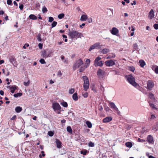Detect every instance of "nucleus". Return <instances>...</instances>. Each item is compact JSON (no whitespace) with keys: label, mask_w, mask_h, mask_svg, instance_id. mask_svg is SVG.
<instances>
[{"label":"nucleus","mask_w":158,"mask_h":158,"mask_svg":"<svg viewBox=\"0 0 158 158\" xmlns=\"http://www.w3.org/2000/svg\"><path fill=\"white\" fill-rule=\"evenodd\" d=\"M69 35L72 39L77 40V38H81L82 36H83V34L81 33L75 31H69Z\"/></svg>","instance_id":"nucleus-1"},{"label":"nucleus","mask_w":158,"mask_h":158,"mask_svg":"<svg viewBox=\"0 0 158 158\" xmlns=\"http://www.w3.org/2000/svg\"><path fill=\"white\" fill-rule=\"evenodd\" d=\"M126 77L128 81L131 85L135 87L138 85L135 82L134 77L130 74L126 76Z\"/></svg>","instance_id":"nucleus-2"},{"label":"nucleus","mask_w":158,"mask_h":158,"mask_svg":"<svg viewBox=\"0 0 158 158\" xmlns=\"http://www.w3.org/2000/svg\"><path fill=\"white\" fill-rule=\"evenodd\" d=\"M82 78L84 82L83 85L84 89L85 91H87L89 87V79L86 76H83Z\"/></svg>","instance_id":"nucleus-3"},{"label":"nucleus","mask_w":158,"mask_h":158,"mask_svg":"<svg viewBox=\"0 0 158 158\" xmlns=\"http://www.w3.org/2000/svg\"><path fill=\"white\" fill-rule=\"evenodd\" d=\"M83 64V62L81 59H79V60H77L74 64L73 69L74 70H76V68H79Z\"/></svg>","instance_id":"nucleus-4"},{"label":"nucleus","mask_w":158,"mask_h":158,"mask_svg":"<svg viewBox=\"0 0 158 158\" xmlns=\"http://www.w3.org/2000/svg\"><path fill=\"white\" fill-rule=\"evenodd\" d=\"M52 108L55 111H59L58 114L60 113V110L61 107L58 103H54L52 104Z\"/></svg>","instance_id":"nucleus-5"},{"label":"nucleus","mask_w":158,"mask_h":158,"mask_svg":"<svg viewBox=\"0 0 158 158\" xmlns=\"http://www.w3.org/2000/svg\"><path fill=\"white\" fill-rule=\"evenodd\" d=\"M154 86V83L151 80H148L147 83V89L151 90Z\"/></svg>","instance_id":"nucleus-6"},{"label":"nucleus","mask_w":158,"mask_h":158,"mask_svg":"<svg viewBox=\"0 0 158 158\" xmlns=\"http://www.w3.org/2000/svg\"><path fill=\"white\" fill-rule=\"evenodd\" d=\"M10 62L14 66H17V63L16 59L14 56H10L9 58Z\"/></svg>","instance_id":"nucleus-7"},{"label":"nucleus","mask_w":158,"mask_h":158,"mask_svg":"<svg viewBox=\"0 0 158 158\" xmlns=\"http://www.w3.org/2000/svg\"><path fill=\"white\" fill-rule=\"evenodd\" d=\"M105 64L107 66H110L115 64V63L112 60H110L106 61L105 62Z\"/></svg>","instance_id":"nucleus-8"},{"label":"nucleus","mask_w":158,"mask_h":158,"mask_svg":"<svg viewBox=\"0 0 158 158\" xmlns=\"http://www.w3.org/2000/svg\"><path fill=\"white\" fill-rule=\"evenodd\" d=\"M41 56L45 58L50 56V54H47V51L46 50H44L41 52Z\"/></svg>","instance_id":"nucleus-9"},{"label":"nucleus","mask_w":158,"mask_h":158,"mask_svg":"<svg viewBox=\"0 0 158 158\" xmlns=\"http://www.w3.org/2000/svg\"><path fill=\"white\" fill-rule=\"evenodd\" d=\"M55 140V143L56 144L57 148H61L62 147L61 142L58 139H56Z\"/></svg>","instance_id":"nucleus-10"},{"label":"nucleus","mask_w":158,"mask_h":158,"mask_svg":"<svg viewBox=\"0 0 158 158\" xmlns=\"http://www.w3.org/2000/svg\"><path fill=\"white\" fill-rule=\"evenodd\" d=\"M112 120V118L111 117L108 116L104 118L103 119L102 121L104 123H107L111 121Z\"/></svg>","instance_id":"nucleus-11"},{"label":"nucleus","mask_w":158,"mask_h":158,"mask_svg":"<svg viewBox=\"0 0 158 158\" xmlns=\"http://www.w3.org/2000/svg\"><path fill=\"white\" fill-rule=\"evenodd\" d=\"M99 46V43H96L94 44L93 45H92L89 49V51H91V50L94 49L95 48H98Z\"/></svg>","instance_id":"nucleus-12"},{"label":"nucleus","mask_w":158,"mask_h":158,"mask_svg":"<svg viewBox=\"0 0 158 158\" xmlns=\"http://www.w3.org/2000/svg\"><path fill=\"white\" fill-rule=\"evenodd\" d=\"M110 107L117 111L118 112V110L115 106V104L114 102H111L110 103Z\"/></svg>","instance_id":"nucleus-13"},{"label":"nucleus","mask_w":158,"mask_h":158,"mask_svg":"<svg viewBox=\"0 0 158 158\" xmlns=\"http://www.w3.org/2000/svg\"><path fill=\"white\" fill-rule=\"evenodd\" d=\"M100 50H99L101 53H102L103 54H106L109 52V50L107 48H103L102 49L101 47L99 48Z\"/></svg>","instance_id":"nucleus-14"},{"label":"nucleus","mask_w":158,"mask_h":158,"mask_svg":"<svg viewBox=\"0 0 158 158\" xmlns=\"http://www.w3.org/2000/svg\"><path fill=\"white\" fill-rule=\"evenodd\" d=\"M147 141L149 143H152L154 142L153 137L151 136V135H148L147 137Z\"/></svg>","instance_id":"nucleus-15"},{"label":"nucleus","mask_w":158,"mask_h":158,"mask_svg":"<svg viewBox=\"0 0 158 158\" xmlns=\"http://www.w3.org/2000/svg\"><path fill=\"white\" fill-rule=\"evenodd\" d=\"M99 78H103V77L105 75V72L104 71L99 69Z\"/></svg>","instance_id":"nucleus-16"},{"label":"nucleus","mask_w":158,"mask_h":158,"mask_svg":"<svg viewBox=\"0 0 158 158\" xmlns=\"http://www.w3.org/2000/svg\"><path fill=\"white\" fill-rule=\"evenodd\" d=\"M112 34L114 35H116L118 33V30L115 27H113L111 32Z\"/></svg>","instance_id":"nucleus-17"},{"label":"nucleus","mask_w":158,"mask_h":158,"mask_svg":"<svg viewBox=\"0 0 158 158\" xmlns=\"http://www.w3.org/2000/svg\"><path fill=\"white\" fill-rule=\"evenodd\" d=\"M154 11L152 10H151L149 13V17L150 19H152L154 17Z\"/></svg>","instance_id":"nucleus-18"},{"label":"nucleus","mask_w":158,"mask_h":158,"mask_svg":"<svg viewBox=\"0 0 158 158\" xmlns=\"http://www.w3.org/2000/svg\"><path fill=\"white\" fill-rule=\"evenodd\" d=\"M94 65L95 66H99V56H98L95 60Z\"/></svg>","instance_id":"nucleus-19"},{"label":"nucleus","mask_w":158,"mask_h":158,"mask_svg":"<svg viewBox=\"0 0 158 158\" xmlns=\"http://www.w3.org/2000/svg\"><path fill=\"white\" fill-rule=\"evenodd\" d=\"M87 19V16L85 15H82L80 19V20L82 21H85Z\"/></svg>","instance_id":"nucleus-20"},{"label":"nucleus","mask_w":158,"mask_h":158,"mask_svg":"<svg viewBox=\"0 0 158 158\" xmlns=\"http://www.w3.org/2000/svg\"><path fill=\"white\" fill-rule=\"evenodd\" d=\"M29 18L30 19L36 20L37 19V17L34 15L31 14L29 16Z\"/></svg>","instance_id":"nucleus-21"},{"label":"nucleus","mask_w":158,"mask_h":158,"mask_svg":"<svg viewBox=\"0 0 158 158\" xmlns=\"http://www.w3.org/2000/svg\"><path fill=\"white\" fill-rule=\"evenodd\" d=\"M73 98L75 101H77L78 99L77 94V93H74L73 95Z\"/></svg>","instance_id":"nucleus-22"},{"label":"nucleus","mask_w":158,"mask_h":158,"mask_svg":"<svg viewBox=\"0 0 158 158\" xmlns=\"http://www.w3.org/2000/svg\"><path fill=\"white\" fill-rule=\"evenodd\" d=\"M22 110V108L20 106H17L15 108V110L17 113H19Z\"/></svg>","instance_id":"nucleus-23"},{"label":"nucleus","mask_w":158,"mask_h":158,"mask_svg":"<svg viewBox=\"0 0 158 158\" xmlns=\"http://www.w3.org/2000/svg\"><path fill=\"white\" fill-rule=\"evenodd\" d=\"M139 63L140 66L141 67H143L145 65V62L143 60H139Z\"/></svg>","instance_id":"nucleus-24"},{"label":"nucleus","mask_w":158,"mask_h":158,"mask_svg":"<svg viewBox=\"0 0 158 158\" xmlns=\"http://www.w3.org/2000/svg\"><path fill=\"white\" fill-rule=\"evenodd\" d=\"M90 60L89 59H87L86 61L85 64V65L86 66V68L88 67L89 65Z\"/></svg>","instance_id":"nucleus-25"},{"label":"nucleus","mask_w":158,"mask_h":158,"mask_svg":"<svg viewBox=\"0 0 158 158\" xmlns=\"http://www.w3.org/2000/svg\"><path fill=\"white\" fill-rule=\"evenodd\" d=\"M125 145L128 148H131L132 146V144L131 142H127L125 143Z\"/></svg>","instance_id":"nucleus-26"},{"label":"nucleus","mask_w":158,"mask_h":158,"mask_svg":"<svg viewBox=\"0 0 158 158\" xmlns=\"http://www.w3.org/2000/svg\"><path fill=\"white\" fill-rule=\"evenodd\" d=\"M86 66L85 65L84 66H81L80 67L79 69V72H83L85 70V69L86 68Z\"/></svg>","instance_id":"nucleus-27"},{"label":"nucleus","mask_w":158,"mask_h":158,"mask_svg":"<svg viewBox=\"0 0 158 158\" xmlns=\"http://www.w3.org/2000/svg\"><path fill=\"white\" fill-rule=\"evenodd\" d=\"M86 124H87V127L89 128H91L92 127V124L91 122L89 121H87L86 122Z\"/></svg>","instance_id":"nucleus-28"},{"label":"nucleus","mask_w":158,"mask_h":158,"mask_svg":"<svg viewBox=\"0 0 158 158\" xmlns=\"http://www.w3.org/2000/svg\"><path fill=\"white\" fill-rule=\"evenodd\" d=\"M115 55L114 54L112 53L111 54H110L107 57V59H110L112 58L115 57Z\"/></svg>","instance_id":"nucleus-29"},{"label":"nucleus","mask_w":158,"mask_h":158,"mask_svg":"<svg viewBox=\"0 0 158 158\" xmlns=\"http://www.w3.org/2000/svg\"><path fill=\"white\" fill-rule=\"evenodd\" d=\"M67 130L70 133H72V130L70 126H68L67 127Z\"/></svg>","instance_id":"nucleus-30"},{"label":"nucleus","mask_w":158,"mask_h":158,"mask_svg":"<svg viewBox=\"0 0 158 158\" xmlns=\"http://www.w3.org/2000/svg\"><path fill=\"white\" fill-rule=\"evenodd\" d=\"M61 105L63 106L64 107H68V104L67 103L65 102H63L60 103Z\"/></svg>","instance_id":"nucleus-31"},{"label":"nucleus","mask_w":158,"mask_h":158,"mask_svg":"<svg viewBox=\"0 0 158 158\" xmlns=\"http://www.w3.org/2000/svg\"><path fill=\"white\" fill-rule=\"evenodd\" d=\"M148 97L150 98L151 99H155V97L154 94L151 93H149Z\"/></svg>","instance_id":"nucleus-32"},{"label":"nucleus","mask_w":158,"mask_h":158,"mask_svg":"<svg viewBox=\"0 0 158 158\" xmlns=\"http://www.w3.org/2000/svg\"><path fill=\"white\" fill-rule=\"evenodd\" d=\"M128 69L130 71L134 72L135 70V68L133 66H130L128 67Z\"/></svg>","instance_id":"nucleus-33"},{"label":"nucleus","mask_w":158,"mask_h":158,"mask_svg":"<svg viewBox=\"0 0 158 158\" xmlns=\"http://www.w3.org/2000/svg\"><path fill=\"white\" fill-rule=\"evenodd\" d=\"M88 151L86 150H81V153L82 154L84 155H86Z\"/></svg>","instance_id":"nucleus-34"},{"label":"nucleus","mask_w":158,"mask_h":158,"mask_svg":"<svg viewBox=\"0 0 158 158\" xmlns=\"http://www.w3.org/2000/svg\"><path fill=\"white\" fill-rule=\"evenodd\" d=\"M37 39L38 41L41 42L42 40V39L41 37V34H39L37 36Z\"/></svg>","instance_id":"nucleus-35"},{"label":"nucleus","mask_w":158,"mask_h":158,"mask_svg":"<svg viewBox=\"0 0 158 158\" xmlns=\"http://www.w3.org/2000/svg\"><path fill=\"white\" fill-rule=\"evenodd\" d=\"M27 81L26 82H24V85L25 86H28V85H29V84L30 83V81L29 80H27Z\"/></svg>","instance_id":"nucleus-36"},{"label":"nucleus","mask_w":158,"mask_h":158,"mask_svg":"<svg viewBox=\"0 0 158 158\" xmlns=\"http://www.w3.org/2000/svg\"><path fill=\"white\" fill-rule=\"evenodd\" d=\"M22 95V93H17L16 94H14V96L15 97L17 98L18 97H20Z\"/></svg>","instance_id":"nucleus-37"},{"label":"nucleus","mask_w":158,"mask_h":158,"mask_svg":"<svg viewBox=\"0 0 158 158\" xmlns=\"http://www.w3.org/2000/svg\"><path fill=\"white\" fill-rule=\"evenodd\" d=\"M64 16V15L63 13L60 14L58 15V18L59 19H61Z\"/></svg>","instance_id":"nucleus-38"},{"label":"nucleus","mask_w":158,"mask_h":158,"mask_svg":"<svg viewBox=\"0 0 158 158\" xmlns=\"http://www.w3.org/2000/svg\"><path fill=\"white\" fill-rule=\"evenodd\" d=\"M42 10L43 13H46L47 12V11H48L46 7L45 6H44Z\"/></svg>","instance_id":"nucleus-39"},{"label":"nucleus","mask_w":158,"mask_h":158,"mask_svg":"<svg viewBox=\"0 0 158 158\" xmlns=\"http://www.w3.org/2000/svg\"><path fill=\"white\" fill-rule=\"evenodd\" d=\"M57 24V22L56 21H53L52 24V28L55 27Z\"/></svg>","instance_id":"nucleus-40"},{"label":"nucleus","mask_w":158,"mask_h":158,"mask_svg":"<svg viewBox=\"0 0 158 158\" xmlns=\"http://www.w3.org/2000/svg\"><path fill=\"white\" fill-rule=\"evenodd\" d=\"M75 91L74 89L73 88H71L69 90V94H73Z\"/></svg>","instance_id":"nucleus-41"},{"label":"nucleus","mask_w":158,"mask_h":158,"mask_svg":"<svg viewBox=\"0 0 158 158\" xmlns=\"http://www.w3.org/2000/svg\"><path fill=\"white\" fill-rule=\"evenodd\" d=\"M54 133L52 131H49L48 132V134L50 136H52L54 135Z\"/></svg>","instance_id":"nucleus-42"},{"label":"nucleus","mask_w":158,"mask_h":158,"mask_svg":"<svg viewBox=\"0 0 158 158\" xmlns=\"http://www.w3.org/2000/svg\"><path fill=\"white\" fill-rule=\"evenodd\" d=\"M40 62L41 64H44L46 63V62L43 59H41L40 60Z\"/></svg>","instance_id":"nucleus-43"},{"label":"nucleus","mask_w":158,"mask_h":158,"mask_svg":"<svg viewBox=\"0 0 158 158\" xmlns=\"http://www.w3.org/2000/svg\"><path fill=\"white\" fill-rule=\"evenodd\" d=\"M133 46V47L134 48V50H135L138 47V45L137 43H135L134 44Z\"/></svg>","instance_id":"nucleus-44"},{"label":"nucleus","mask_w":158,"mask_h":158,"mask_svg":"<svg viewBox=\"0 0 158 158\" xmlns=\"http://www.w3.org/2000/svg\"><path fill=\"white\" fill-rule=\"evenodd\" d=\"M17 86H12L10 88V89L11 90H15L16 89H17Z\"/></svg>","instance_id":"nucleus-45"},{"label":"nucleus","mask_w":158,"mask_h":158,"mask_svg":"<svg viewBox=\"0 0 158 158\" xmlns=\"http://www.w3.org/2000/svg\"><path fill=\"white\" fill-rule=\"evenodd\" d=\"M89 146L90 147H93L94 146V143L92 142H90L89 143Z\"/></svg>","instance_id":"nucleus-46"},{"label":"nucleus","mask_w":158,"mask_h":158,"mask_svg":"<svg viewBox=\"0 0 158 158\" xmlns=\"http://www.w3.org/2000/svg\"><path fill=\"white\" fill-rule=\"evenodd\" d=\"M150 105L152 108H153L155 110H157V108H156V107H155V105H154V104H152V103H150Z\"/></svg>","instance_id":"nucleus-47"},{"label":"nucleus","mask_w":158,"mask_h":158,"mask_svg":"<svg viewBox=\"0 0 158 158\" xmlns=\"http://www.w3.org/2000/svg\"><path fill=\"white\" fill-rule=\"evenodd\" d=\"M54 20V19L53 17H49V20H48V22H50V23H51Z\"/></svg>","instance_id":"nucleus-48"},{"label":"nucleus","mask_w":158,"mask_h":158,"mask_svg":"<svg viewBox=\"0 0 158 158\" xmlns=\"http://www.w3.org/2000/svg\"><path fill=\"white\" fill-rule=\"evenodd\" d=\"M7 3L9 5H11L12 4V2L11 0H7Z\"/></svg>","instance_id":"nucleus-49"},{"label":"nucleus","mask_w":158,"mask_h":158,"mask_svg":"<svg viewBox=\"0 0 158 158\" xmlns=\"http://www.w3.org/2000/svg\"><path fill=\"white\" fill-rule=\"evenodd\" d=\"M153 27L156 29H158V24H155L153 25Z\"/></svg>","instance_id":"nucleus-50"},{"label":"nucleus","mask_w":158,"mask_h":158,"mask_svg":"<svg viewBox=\"0 0 158 158\" xmlns=\"http://www.w3.org/2000/svg\"><path fill=\"white\" fill-rule=\"evenodd\" d=\"M156 118V117L154 114H152L151 116L150 119L151 120L154 119Z\"/></svg>","instance_id":"nucleus-51"},{"label":"nucleus","mask_w":158,"mask_h":158,"mask_svg":"<svg viewBox=\"0 0 158 158\" xmlns=\"http://www.w3.org/2000/svg\"><path fill=\"white\" fill-rule=\"evenodd\" d=\"M105 110L106 111H109L110 110L109 109V108L107 106H105Z\"/></svg>","instance_id":"nucleus-52"},{"label":"nucleus","mask_w":158,"mask_h":158,"mask_svg":"<svg viewBox=\"0 0 158 158\" xmlns=\"http://www.w3.org/2000/svg\"><path fill=\"white\" fill-rule=\"evenodd\" d=\"M138 141L139 142H145V140L143 139H141L139 138L138 139Z\"/></svg>","instance_id":"nucleus-53"},{"label":"nucleus","mask_w":158,"mask_h":158,"mask_svg":"<svg viewBox=\"0 0 158 158\" xmlns=\"http://www.w3.org/2000/svg\"><path fill=\"white\" fill-rule=\"evenodd\" d=\"M23 7V5L21 4L19 5V8L21 10H22Z\"/></svg>","instance_id":"nucleus-54"},{"label":"nucleus","mask_w":158,"mask_h":158,"mask_svg":"<svg viewBox=\"0 0 158 158\" xmlns=\"http://www.w3.org/2000/svg\"><path fill=\"white\" fill-rule=\"evenodd\" d=\"M38 45H39V47L40 49H41L42 48V47H43L42 44H41V43H39V44Z\"/></svg>","instance_id":"nucleus-55"},{"label":"nucleus","mask_w":158,"mask_h":158,"mask_svg":"<svg viewBox=\"0 0 158 158\" xmlns=\"http://www.w3.org/2000/svg\"><path fill=\"white\" fill-rule=\"evenodd\" d=\"M155 72L156 74H158V66H157L155 69Z\"/></svg>","instance_id":"nucleus-56"},{"label":"nucleus","mask_w":158,"mask_h":158,"mask_svg":"<svg viewBox=\"0 0 158 158\" xmlns=\"http://www.w3.org/2000/svg\"><path fill=\"white\" fill-rule=\"evenodd\" d=\"M100 89H101V90L102 91V92L103 93L104 92V87H103L102 86H100Z\"/></svg>","instance_id":"nucleus-57"},{"label":"nucleus","mask_w":158,"mask_h":158,"mask_svg":"<svg viewBox=\"0 0 158 158\" xmlns=\"http://www.w3.org/2000/svg\"><path fill=\"white\" fill-rule=\"evenodd\" d=\"M57 75H58L60 76L62 75V73H61V72L60 71H59L58 72Z\"/></svg>","instance_id":"nucleus-58"},{"label":"nucleus","mask_w":158,"mask_h":158,"mask_svg":"<svg viewBox=\"0 0 158 158\" xmlns=\"http://www.w3.org/2000/svg\"><path fill=\"white\" fill-rule=\"evenodd\" d=\"M4 94V91L2 90L0 91V94L2 95H3Z\"/></svg>","instance_id":"nucleus-59"},{"label":"nucleus","mask_w":158,"mask_h":158,"mask_svg":"<svg viewBox=\"0 0 158 158\" xmlns=\"http://www.w3.org/2000/svg\"><path fill=\"white\" fill-rule=\"evenodd\" d=\"M16 116L15 115H14L12 117V118H11V120H14L16 118Z\"/></svg>","instance_id":"nucleus-60"},{"label":"nucleus","mask_w":158,"mask_h":158,"mask_svg":"<svg viewBox=\"0 0 158 158\" xmlns=\"http://www.w3.org/2000/svg\"><path fill=\"white\" fill-rule=\"evenodd\" d=\"M83 96L85 98H86L88 97V93H86L83 94Z\"/></svg>","instance_id":"nucleus-61"},{"label":"nucleus","mask_w":158,"mask_h":158,"mask_svg":"<svg viewBox=\"0 0 158 158\" xmlns=\"http://www.w3.org/2000/svg\"><path fill=\"white\" fill-rule=\"evenodd\" d=\"M103 64V62L102 61H99V66H102Z\"/></svg>","instance_id":"nucleus-62"},{"label":"nucleus","mask_w":158,"mask_h":158,"mask_svg":"<svg viewBox=\"0 0 158 158\" xmlns=\"http://www.w3.org/2000/svg\"><path fill=\"white\" fill-rule=\"evenodd\" d=\"M4 13V12L2 10L0 11V15H2Z\"/></svg>","instance_id":"nucleus-63"},{"label":"nucleus","mask_w":158,"mask_h":158,"mask_svg":"<svg viewBox=\"0 0 158 158\" xmlns=\"http://www.w3.org/2000/svg\"><path fill=\"white\" fill-rule=\"evenodd\" d=\"M41 153H42V156H43L44 157V156H45V154L44 153V151H41Z\"/></svg>","instance_id":"nucleus-64"}]
</instances>
